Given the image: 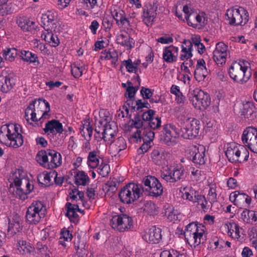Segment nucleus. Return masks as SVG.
Wrapping results in <instances>:
<instances>
[{"label":"nucleus","instance_id":"nucleus-14","mask_svg":"<svg viewBox=\"0 0 257 257\" xmlns=\"http://www.w3.org/2000/svg\"><path fill=\"white\" fill-rule=\"evenodd\" d=\"M158 6L157 2L153 1L145 6L144 9L143 21L148 26L154 22L157 16Z\"/></svg>","mask_w":257,"mask_h":257},{"label":"nucleus","instance_id":"nucleus-52","mask_svg":"<svg viewBox=\"0 0 257 257\" xmlns=\"http://www.w3.org/2000/svg\"><path fill=\"white\" fill-rule=\"evenodd\" d=\"M144 211L151 215L155 214L156 211L155 204L150 201H147L144 204Z\"/></svg>","mask_w":257,"mask_h":257},{"label":"nucleus","instance_id":"nucleus-49","mask_svg":"<svg viewBox=\"0 0 257 257\" xmlns=\"http://www.w3.org/2000/svg\"><path fill=\"white\" fill-rule=\"evenodd\" d=\"M207 69L195 68L194 70V77L199 82L203 81L207 76Z\"/></svg>","mask_w":257,"mask_h":257},{"label":"nucleus","instance_id":"nucleus-10","mask_svg":"<svg viewBox=\"0 0 257 257\" xmlns=\"http://www.w3.org/2000/svg\"><path fill=\"white\" fill-rule=\"evenodd\" d=\"M243 144L251 152L257 153V128L252 126L246 128L241 137Z\"/></svg>","mask_w":257,"mask_h":257},{"label":"nucleus","instance_id":"nucleus-58","mask_svg":"<svg viewBox=\"0 0 257 257\" xmlns=\"http://www.w3.org/2000/svg\"><path fill=\"white\" fill-rule=\"evenodd\" d=\"M55 16L54 13L48 12L47 14H43L42 17V23L44 25L47 23H52L55 20ZM48 24H47V25Z\"/></svg>","mask_w":257,"mask_h":257},{"label":"nucleus","instance_id":"nucleus-19","mask_svg":"<svg viewBox=\"0 0 257 257\" xmlns=\"http://www.w3.org/2000/svg\"><path fill=\"white\" fill-rule=\"evenodd\" d=\"M145 237L149 243H158L162 238L161 229L155 226L152 227L145 235Z\"/></svg>","mask_w":257,"mask_h":257},{"label":"nucleus","instance_id":"nucleus-33","mask_svg":"<svg viewBox=\"0 0 257 257\" xmlns=\"http://www.w3.org/2000/svg\"><path fill=\"white\" fill-rule=\"evenodd\" d=\"M120 232L127 231L133 224V220L131 217L126 214H120Z\"/></svg>","mask_w":257,"mask_h":257},{"label":"nucleus","instance_id":"nucleus-23","mask_svg":"<svg viewBox=\"0 0 257 257\" xmlns=\"http://www.w3.org/2000/svg\"><path fill=\"white\" fill-rule=\"evenodd\" d=\"M15 84V81L12 75L0 76V88L3 92L9 91Z\"/></svg>","mask_w":257,"mask_h":257},{"label":"nucleus","instance_id":"nucleus-50","mask_svg":"<svg viewBox=\"0 0 257 257\" xmlns=\"http://www.w3.org/2000/svg\"><path fill=\"white\" fill-rule=\"evenodd\" d=\"M120 214L114 215L109 221V224L111 227L120 232Z\"/></svg>","mask_w":257,"mask_h":257},{"label":"nucleus","instance_id":"nucleus-46","mask_svg":"<svg viewBox=\"0 0 257 257\" xmlns=\"http://www.w3.org/2000/svg\"><path fill=\"white\" fill-rule=\"evenodd\" d=\"M254 211L244 209L241 214V218L246 223H252L254 222Z\"/></svg>","mask_w":257,"mask_h":257},{"label":"nucleus","instance_id":"nucleus-40","mask_svg":"<svg viewBox=\"0 0 257 257\" xmlns=\"http://www.w3.org/2000/svg\"><path fill=\"white\" fill-rule=\"evenodd\" d=\"M99 164V159L97 158V152L93 151L89 153L87 157V164L91 168H96Z\"/></svg>","mask_w":257,"mask_h":257},{"label":"nucleus","instance_id":"nucleus-37","mask_svg":"<svg viewBox=\"0 0 257 257\" xmlns=\"http://www.w3.org/2000/svg\"><path fill=\"white\" fill-rule=\"evenodd\" d=\"M140 61H138L137 62L133 63L131 59L127 60L122 61V65L120 67V69L122 68L123 66H125L127 71L129 72H134L137 74L138 66L140 64Z\"/></svg>","mask_w":257,"mask_h":257},{"label":"nucleus","instance_id":"nucleus-60","mask_svg":"<svg viewBox=\"0 0 257 257\" xmlns=\"http://www.w3.org/2000/svg\"><path fill=\"white\" fill-rule=\"evenodd\" d=\"M228 230V233L232 234L233 232H235V237L239 236V226L235 223H230L229 225L226 224Z\"/></svg>","mask_w":257,"mask_h":257},{"label":"nucleus","instance_id":"nucleus-28","mask_svg":"<svg viewBox=\"0 0 257 257\" xmlns=\"http://www.w3.org/2000/svg\"><path fill=\"white\" fill-rule=\"evenodd\" d=\"M65 207L67 210L65 215L69 218L70 221L73 222H77L79 220V216L76 213L77 210L76 209H78V205L67 202L65 205Z\"/></svg>","mask_w":257,"mask_h":257},{"label":"nucleus","instance_id":"nucleus-24","mask_svg":"<svg viewBox=\"0 0 257 257\" xmlns=\"http://www.w3.org/2000/svg\"><path fill=\"white\" fill-rule=\"evenodd\" d=\"M116 41L118 44L126 47L127 50H131L135 46V40L126 33L118 35Z\"/></svg>","mask_w":257,"mask_h":257},{"label":"nucleus","instance_id":"nucleus-36","mask_svg":"<svg viewBox=\"0 0 257 257\" xmlns=\"http://www.w3.org/2000/svg\"><path fill=\"white\" fill-rule=\"evenodd\" d=\"M34 189V185L29 181L24 188H19L16 191L17 195H19L21 199H25L26 195L29 194Z\"/></svg>","mask_w":257,"mask_h":257},{"label":"nucleus","instance_id":"nucleus-20","mask_svg":"<svg viewBox=\"0 0 257 257\" xmlns=\"http://www.w3.org/2000/svg\"><path fill=\"white\" fill-rule=\"evenodd\" d=\"M43 130L45 133H48V134H54L55 132L61 134L64 131L62 124L59 120L56 119L48 121L46 123L45 127ZM65 132H66L67 131H65Z\"/></svg>","mask_w":257,"mask_h":257},{"label":"nucleus","instance_id":"nucleus-43","mask_svg":"<svg viewBox=\"0 0 257 257\" xmlns=\"http://www.w3.org/2000/svg\"><path fill=\"white\" fill-rule=\"evenodd\" d=\"M204 237V231L201 230L200 231H198L197 233H193L192 237L190 238L191 241H193L194 246H198L201 243H203L205 239Z\"/></svg>","mask_w":257,"mask_h":257},{"label":"nucleus","instance_id":"nucleus-16","mask_svg":"<svg viewBox=\"0 0 257 257\" xmlns=\"http://www.w3.org/2000/svg\"><path fill=\"white\" fill-rule=\"evenodd\" d=\"M225 153L229 162L231 163L242 162V160H239L241 150L235 143L228 144Z\"/></svg>","mask_w":257,"mask_h":257},{"label":"nucleus","instance_id":"nucleus-15","mask_svg":"<svg viewBox=\"0 0 257 257\" xmlns=\"http://www.w3.org/2000/svg\"><path fill=\"white\" fill-rule=\"evenodd\" d=\"M36 104H37V107L36 112L37 114L41 115L38 120L40 123H42L44 119L49 118L48 113L50 111V106L49 102L43 98L37 100Z\"/></svg>","mask_w":257,"mask_h":257},{"label":"nucleus","instance_id":"nucleus-22","mask_svg":"<svg viewBox=\"0 0 257 257\" xmlns=\"http://www.w3.org/2000/svg\"><path fill=\"white\" fill-rule=\"evenodd\" d=\"M241 115L249 120H254L257 115V110L252 103L246 102L243 105L241 110Z\"/></svg>","mask_w":257,"mask_h":257},{"label":"nucleus","instance_id":"nucleus-35","mask_svg":"<svg viewBox=\"0 0 257 257\" xmlns=\"http://www.w3.org/2000/svg\"><path fill=\"white\" fill-rule=\"evenodd\" d=\"M3 55L5 59L10 62L14 61L17 56L19 55V51L14 48H7L3 50Z\"/></svg>","mask_w":257,"mask_h":257},{"label":"nucleus","instance_id":"nucleus-2","mask_svg":"<svg viewBox=\"0 0 257 257\" xmlns=\"http://www.w3.org/2000/svg\"><path fill=\"white\" fill-rule=\"evenodd\" d=\"M249 65V63L245 60L232 63L228 71L230 78L239 84L245 83L251 76V72L248 69Z\"/></svg>","mask_w":257,"mask_h":257},{"label":"nucleus","instance_id":"nucleus-44","mask_svg":"<svg viewBox=\"0 0 257 257\" xmlns=\"http://www.w3.org/2000/svg\"><path fill=\"white\" fill-rule=\"evenodd\" d=\"M184 171V169L182 168H174V172L172 174L173 177H169L172 183H175L180 180H183L185 178Z\"/></svg>","mask_w":257,"mask_h":257},{"label":"nucleus","instance_id":"nucleus-11","mask_svg":"<svg viewBox=\"0 0 257 257\" xmlns=\"http://www.w3.org/2000/svg\"><path fill=\"white\" fill-rule=\"evenodd\" d=\"M19 127V125L15 124L9 125L5 127L7 129L6 136L10 141V146L14 148L21 147L24 142L23 136L18 132Z\"/></svg>","mask_w":257,"mask_h":257},{"label":"nucleus","instance_id":"nucleus-29","mask_svg":"<svg viewBox=\"0 0 257 257\" xmlns=\"http://www.w3.org/2000/svg\"><path fill=\"white\" fill-rule=\"evenodd\" d=\"M41 38L52 47H56L60 43L57 36L54 35L52 31L48 30L43 31L41 34Z\"/></svg>","mask_w":257,"mask_h":257},{"label":"nucleus","instance_id":"nucleus-64","mask_svg":"<svg viewBox=\"0 0 257 257\" xmlns=\"http://www.w3.org/2000/svg\"><path fill=\"white\" fill-rule=\"evenodd\" d=\"M182 255V254H179L177 252H175L174 250H172V252L168 250H164L160 254V257H180Z\"/></svg>","mask_w":257,"mask_h":257},{"label":"nucleus","instance_id":"nucleus-42","mask_svg":"<svg viewBox=\"0 0 257 257\" xmlns=\"http://www.w3.org/2000/svg\"><path fill=\"white\" fill-rule=\"evenodd\" d=\"M198 231H199V229L196 224L193 222L189 223L186 226L184 232L185 238L188 240L192 237L193 233H197Z\"/></svg>","mask_w":257,"mask_h":257},{"label":"nucleus","instance_id":"nucleus-61","mask_svg":"<svg viewBox=\"0 0 257 257\" xmlns=\"http://www.w3.org/2000/svg\"><path fill=\"white\" fill-rule=\"evenodd\" d=\"M183 11L185 14V19L186 20L187 16L190 15L191 12H194V11L190 2L183 1Z\"/></svg>","mask_w":257,"mask_h":257},{"label":"nucleus","instance_id":"nucleus-51","mask_svg":"<svg viewBox=\"0 0 257 257\" xmlns=\"http://www.w3.org/2000/svg\"><path fill=\"white\" fill-rule=\"evenodd\" d=\"M83 69L82 66H78L76 64H73L71 65V73L75 78H79L82 75Z\"/></svg>","mask_w":257,"mask_h":257},{"label":"nucleus","instance_id":"nucleus-47","mask_svg":"<svg viewBox=\"0 0 257 257\" xmlns=\"http://www.w3.org/2000/svg\"><path fill=\"white\" fill-rule=\"evenodd\" d=\"M125 105L122 106V109L125 111L126 116L128 114L129 109L128 107L131 108V112L136 111V101L135 98H127L125 102Z\"/></svg>","mask_w":257,"mask_h":257},{"label":"nucleus","instance_id":"nucleus-4","mask_svg":"<svg viewBox=\"0 0 257 257\" xmlns=\"http://www.w3.org/2000/svg\"><path fill=\"white\" fill-rule=\"evenodd\" d=\"M144 191L141 185L130 183L121 188L118 196L121 202L130 204L138 199Z\"/></svg>","mask_w":257,"mask_h":257},{"label":"nucleus","instance_id":"nucleus-54","mask_svg":"<svg viewBox=\"0 0 257 257\" xmlns=\"http://www.w3.org/2000/svg\"><path fill=\"white\" fill-rule=\"evenodd\" d=\"M174 172V168L167 167L166 169H164L161 173V177L163 179L167 182L172 183L169 179L170 177H173V172Z\"/></svg>","mask_w":257,"mask_h":257},{"label":"nucleus","instance_id":"nucleus-31","mask_svg":"<svg viewBox=\"0 0 257 257\" xmlns=\"http://www.w3.org/2000/svg\"><path fill=\"white\" fill-rule=\"evenodd\" d=\"M74 182L77 186H86L88 184L90 179L87 174L83 171H78L74 176Z\"/></svg>","mask_w":257,"mask_h":257},{"label":"nucleus","instance_id":"nucleus-3","mask_svg":"<svg viewBox=\"0 0 257 257\" xmlns=\"http://www.w3.org/2000/svg\"><path fill=\"white\" fill-rule=\"evenodd\" d=\"M155 111L152 109L143 112L141 115H136L132 119V124L137 128L140 127L149 128L153 131L161 126V119L159 117H154Z\"/></svg>","mask_w":257,"mask_h":257},{"label":"nucleus","instance_id":"nucleus-45","mask_svg":"<svg viewBox=\"0 0 257 257\" xmlns=\"http://www.w3.org/2000/svg\"><path fill=\"white\" fill-rule=\"evenodd\" d=\"M21 218L20 216L18 214L14 215L12 219H9L8 230L15 229L16 230H18L20 227Z\"/></svg>","mask_w":257,"mask_h":257},{"label":"nucleus","instance_id":"nucleus-41","mask_svg":"<svg viewBox=\"0 0 257 257\" xmlns=\"http://www.w3.org/2000/svg\"><path fill=\"white\" fill-rule=\"evenodd\" d=\"M245 197H246V194L235 191L230 195L229 198L234 203V205H238L239 204L244 202Z\"/></svg>","mask_w":257,"mask_h":257},{"label":"nucleus","instance_id":"nucleus-30","mask_svg":"<svg viewBox=\"0 0 257 257\" xmlns=\"http://www.w3.org/2000/svg\"><path fill=\"white\" fill-rule=\"evenodd\" d=\"M166 140L167 141H171L172 137L176 138L181 135L180 129L177 128L173 124L166 125L164 128Z\"/></svg>","mask_w":257,"mask_h":257},{"label":"nucleus","instance_id":"nucleus-21","mask_svg":"<svg viewBox=\"0 0 257 257\" xmlns=\"http://www.w3.org/2000/svg\"><path fill=\"white\" fill-rule=\"evenodd\" d=\"M167 154L160 148L154 149L151 154L153 162L157 165H162L165 164Z\"/></svg>","mask_w":257,"mask_h":257},{"label":"nucleus","instance_id":"nucleus-7","mask_svg":"<svg viewBox=\"0 0 257 257\" xmlns=\"http://www.w3.org/2000/svg\"><path fill=\"white\" fill-rule=\"evenodd\" d=\"M189 100L197 109H205L210 104V97L203 90L196 88L189 93Z\"/></svg>","mask_w":257,"mask_h":257},{"label":"nucleus","instance_id":"nucleus-8","mask_svg":"<svg viewBox=\"0 0 257 257\" xmlns=\"http://www.w3.org/2000/svg\"><path fill=\"white\" fill-rule=\"evenodd\" d=\"M226 16L230 25H244L248 21V13L242 7L228 9Z\"/></svg>","mask_w":257,"mask_h":257},{"label":"nucleus","instance_id":"nucleus-56","mask_svg":"<svg viewBox=\"0 0 257 257\" xmlns=\"http://www.w3.org/2000/svg\"><path fill=\"white\" fill-rule=\"evenodd\" d=\"M12 6L11 4L8 5L7 3L0 5V15L4 16L12 14L14 11Z\"/></svg>","mask_w":257,"mask_h":257},{"label":"nucleus","instance_id":"nucleus-25","mask_svg":"<svg viewBox=\"0 0 257 257\" xmlns=\"http://www.w3.org/2000/svg\"><path fill=\"white\" fill-rule=\"evenodd\" d=\"M37 104V100L35 99L31 102L28 107L26 108L25 112V117L27 121L31 119L36 124L38 125L39 120L36 117L37 113L35 108V105Z\"/></svg>","mask_w":257,"mask_h":257},{"label":"nucleus","instance_id":"nucleus-5","mask_svg":"<svg viewBox=\"0 0 257 257\" xmlns=\"http://www.w3.org/2000/svg\"><path fill=\"white\" fill-rule=\"evenodd\" d=\"M200 128V122L194 118L184 117L181 122V136L185 139H193L198 135Z\"/></svg>","mask_w":257,"mask_h":257},{"label":"nucleus","instance_id":"nucleus-62","mask_svg":"<svg viewBox=\"0 0 257 257\" xmlns=\"http://www.w3.org/2000/svg\"><path fill=\"white\" fill-rule=\"evenodd\" d=\"M227 46L224 43L218 42L216 44L215 50L213 52H218V53H220L221 54L224 53V55H227Z\"/></svg>","mask_w":257,"mask_h":257},{"label":"nucleus","instance_id":"nucleus-32","mask_svg":"<svg viewBox=\"0 0 257 257\" xmlns=\"http://www.w3.org/2000/svg\"><path fill=\"white\" fill-rule=\"evenodd\" d=\"M155 137V133L154 131L149 132L148 136L145 137L142 140L143 144L140 147V149L142 150V153L144 154L147 152L152 146V143Z\"/></svg>","mask_w":257,"mask_h":257},{"label":"nucleus","instance_id":"nucleus-17","mask_svg":"<svg viewBox=\"0 0 257 257\" xmlns=\"http://www.w3.org/2000/svg\"><path fill=\"white\" fill-rule=\"evenodd\" d=\"M26 174L23 169H17L13 173L12 179L17 188H24L30 181L26 177Z\"/></svg>","mask_w":257,"mask_h":257},{"label":"nucleus","instance_id":"nucleus-38","mask_svg":"<svg viewBox=\"0 0 257 257\" xmlns=\"http://www.w3.org/2000/svg\"><path fill=\"white\" fill-rule=\"evenodd\" d=\"M18 25L24 31H33L35 30V24L34 22L26 19H21Z\"/></svg>","mask_w":257,"mask_h":257},{"label":"nucleus","instance_id":"nucleus-12","mask_svg":"<svg viewBox=\"0 0 257 257\" xmlns=\"http://www.w3.org/2000/svg\"><path fill=\"white\" fill-rule=\"evenodd\" d=\"M205 16L203 12L198 14L196 12H192L187 16L186 21L189 26L193 28L204 27L207 24V19Z\"/></svg>","mask_w":257,"mask_h":257},{"label":"nucleus","instance_id":"nucleus-1","mask_svg":"<svg viewBox=\"0 0 257 257\" xmlns=\"http://www.w3.org/2000/svg\"><path fill=\"white\" fill-rule=\"evenodd\" d=\"M36 159L41 166L48 169L56 168L62 164L61 154L52 149L39 151L36 156Z\"/></svg>","mask_w":257,"mask_h":257},{"label":"nucleus","instance_id":"nucleus-26","mask_svg":"<svg viewBox=\"0 0 257 257\" xmlns=\"http://www.w3.org/2000/svg\"><path fill=\"white\" fill-rule=\"evenodd\" d=\"M117 126L114 121L106 122L103 126V131L101 133L102 137L101 139L105 140L107 136L113 138L116 135Z\"/></svg>","mask_w":257,"mask_h":257},{"label":"nucleus","instance_id":"nucleus-48","mask_svg":"<svg viewBox=\"0 0 257 257\" xmlns=\"http://www.w3.org/2000/svg\"><path fill=\"white\" fill-rule=\"evenodd\" d=\"M141 130L137 131L136 133L133 135V137L137 139L138 138L141 142L145 137L148 136L149 132H152L149 128H146L144 127H140Z\"/></svg>","mask_w":257,"mask_h":257},{"label":"nucleus","instance_id":"nucleus-34","mask_svg":"<svg viewBox=\"0 0 257 257\" xmlns=\"http://www.w3.org/2000/svg\"><path fill=\"white\" fill-rule=\"evenodd\" d=\"M119 184L117 179L115 178H113L112 180L107 181L105 184L103 189L106 190V193L108 195H110L116 192Z\"/></svg>","mask_w":257,"mask_h":257},{"label":"nucleus","instance_id":"nucleus-27","mask_svg":"<svg viewBox=\"0 0 257 257\" xmlns=\"http://www.w3.org/2000/svg\"><path fill=\"white\" fill-rule=\"evenodd\" d=\"M111 15L118 26L127 27L130 26V22L124 16V12L123 11L120 10L117 12L114 10L111 11Z\"/></svg>","mask_w":257,"mask_h":257},{"label":"nucleus","instance_id":"nucleus-18","mask_svg":"<svg viewBox=\"0 0 257 257\" xmlns=\"http://www.w3.org/2000/svg\"><path fill=\"white\" fill-rule=\"evenodd\" d=\"M179 49L173 45L166 47L163 53V58L167 63L176 62Z\"/></svg>","mask_w":257,"mask_h":257},{"label":"nucleus","instance_id":"nucleus-57","mask_svg":"<svg viewBox=\"0 0 257 257\" xmlns=\"http://www.w3.org/2000/svg\"><path fill=\"white\" fill-rule=\"evenodd\" d=\"M213 58L217 65H222L225 63L227 55H224V53L221 54L220 53H218V52L217 53L216 52H213Z\"/></svg>","mask_w":257,"mask_h":257},{"label":"nucleus","instance_id":"nucleus-55","mask_svg":"<svg viewBox=\"0 0 257 257\" xmlns=\"http://www.w3.org/2000/svg\"><path fill=\"white\" fill-rule=\"evenodd\" d=\"M194 198L195 199L194 202H198L200 204L202 209L206 208L207 202L204 196L200 195L195 192L194 194Z\"/></svg>","mask_w":257,"mask_h":257},{"label":"nucleus","instance_id":"nucleus-53","mask_svg":"<svg viewBox=\"0 0 257 257\" xmlns=\"http://www.w3.org/2000/svg\"><path fill=\"white\" fill-rule=\"evenodd\" d=\"M127 87L126 89V92L125 93V96L127 98H135V95L137 92V89L135 88L132 83L130 81H127Z\"/></svg>","mask_w":257,"mask_h":257},{"label":"nucleus","instance_id":"nucleus-59","mask_svg":"<svg viewBox=\"0 0 257 257\" xmlns=\"http://www.w3.org/2000/svg\"><path fill=\"white\" fill-rule=\"evenodd\" d=\"M98 173L103 177L108 175L110 172L109 165L107 164L101 163L99 166Z\"/></svg>","mask_w":257,"mask_h":257},{"label":"nucleus","instance_id":"nucleus-13","mask_svg":"<svg viewBox=\"0 0 257 257\" xmlns=\"http://www.w3.org/2000/svg\"><path fill=\"white\" fill-rule=\"evenodd\" d=\"M205 149L203 146H193L189 150L190 159L196 165H203L205 162Z\"/></svg>","mask_w":257,"mask_h":257},{"label":"nucleus","instance_id":"nucleus-9","mask_svg":"<svg viewBox=\"0 0 257 257\" xmlns=\"http://www.w3.org/2000/svg\"><path fill=\"white\" fill-rule=\"evenodd\" d=\"M145 187L144 191L148 192V194L153 197L161 196L163 192V188L159 180L154 176H148L143 179Z\"/></svg>","mask_w":257,"mask_h":257},{"label":"nucleus","instance_id":"nucleus-63","mask_svg":"<svg viewBox=\"0 0 257 257\" xmlns=\"http://www.w3.org/2000/svg\"><path fill=\"white\" fill-rule=\"evenodd\" d=\"M116 53V51H109L106 50H104L101 52V55L100 56V59L101 60H110L113 57V54Z\"/></svg>","mask_w":257,"mask_h":257},{"label":"nucleus","instance_id":"nucleus-39","mask_svg":"<svg viewBox=\"0 0 257 257\" xmlns=\"http://www.w3.org/2000/svg\"><path fill=\"white\" fill-rule=\"evenodd\" d=\"M19 56L22 59L30 63L38 62V57L36 55L29 51H19Z\"/></svg>","mask_w":257,"mask_h":257},{"label":"nucleus","instance_id":"nucleus-6","mask_svg":"<svg viewBox=\"0 0 257 257\" xmlns=\"http://www.w3.org/2000/svg\"><path fill=\"white\" fill-rule=\"evenodd\" d=\"M45 212V206L41 201H34L27 209L26 221L31 224H37L44 218Z\"/></svg>","mask_w":257,"mask_h":257}]
</instances>
